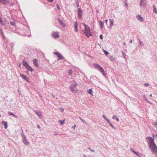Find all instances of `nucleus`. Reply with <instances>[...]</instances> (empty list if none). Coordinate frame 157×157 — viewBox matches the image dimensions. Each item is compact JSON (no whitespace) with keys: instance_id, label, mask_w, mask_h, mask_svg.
Returning a JSON list of instances; mask_svg holds the SVG:
<instances>
[{"instance_id":"obj_1","label":"nucleus","mask_w":157,"mask_h":157,"mask_svg":"<svg viewBox=\"0 0 157 157\" xmlns=\"http://www.w3.org/2000/svg\"><path fill=\"white\" fill-rule=\"evenodd\" d=\"M149 141L148 144L151 151L156 156H157V146L155 143L154 140L152 137H147Z\"/></svg>"},{"instance_id":"obj_2","label":"nucleus","mask_w":157,"mask_h":157,"mask_svg":"<svg viewBox=\"0 0 157 157\" xmlns=\"http://www.w3.org/2000/svg\"><path fill=\"white\" fill-rule=\"evenodd\" d=\"M83 25L85 27V29L83 31L84 34L88 37H89L92 35V33L90 32V29L89 26L85 24H83Z\"/></svg>"},{"instance_id":"obj_3","label":"nucleus","mask_w":157,"mask_h":157,"mask_svg":"<svg viewBox=\"0 0 157 157\" xmlns=\"http://www.w3.org/2000/svg\"><path fill=\"white\" fill-rule=\"evenodd\" d=\"M78 85V84L75 81H74L70 87V90L73 93H76L77 91V89L76 88Z\"/></svg>"},{"instance_id":"obj_4","label":"nucleus","mask_w":157,"mask_h":157,"mask_svg":"<svg viewBox=\"0 0 157 157\" xmlns=\"http://www.w3.org/2000/svg\"><path fill=\"white\" fill-rule=\"evenodd\" d=\"M33 61L34 66L36 67H38L39 65L38 59H35L33 60Z\"/></svg>"},{"instance_id":"obj_5","label":"nucleus","mask_w":157,"mask_h":157,"mask_svg":"<svg viewBox=\"0 0 157 157\" xmlns=\"http://www.w3.org/2000/svg\"><path fill=\"white\" fill-rule=\"evenodd\" d=\"M147 4V1L146 0H141L140 5V6L145 7Z\"/></svg>"},{"instance_id":"obj_6","label":"nucleus","mask_w":157,"mask_h":157,"mask_svg":"<svg viewBox=\"0 0 157 157\" xmlns=\"http://www.w3.org/2000/svg\"><path fill=\"white\" fill-rule=\"evenodd\" d=\"M20 76L23 79H24L26 81L29 83V79L27 76L25 75L20 74Z\"/></svg>"},{"instance_id":"obj_7","label":"nucleus","mask_w":157,"mask_h":157,"mask_svg":"<svg viewBox=\"0 0 157 157\" xmlns=\"http://www.w3.org/2000/svg\"><path fill=\"white\" fill-rule=\"evenodd\" d=\"M52 36L55 38H57L59 37V33L57 32H53L52 34Z\"/></svg>"},{"instance_id":"obj_8","label":"nucleus","mask_w":157,"mask_h":157,"mask_svg":"<svg viewBox=\"0 0 157 157\" xmlns=\"http://www.w3.org/2000/svg\"><path fill=\"white\" fill-rule=\"evenodd\" d=\"M54 54L57 56L58 60L62 59L63 58L62 56L59 52H54Z\"/></svg>"},{"instance_id":"obj_9","label":"nucleus","mask_w":157,"mask_h":157,"mask_svg":"<svg viewBox=\"0 0 157 157\" xmlns=\"http://www.w3.org/2000/svg\"><path fill=\"white\" fill-rule=\"evenodd\" d=\"M98 70H99L101 73H102L104 75L106 76L105 73L102 67H100Z\"/></svg>"},{"instance_id":"obj_10","label":"nucleus","mask_w":157,"mask_h":157,"mask_svg":"<svg viewBox=\"0 0 157 157\" xmlns=\"http://www.w3.org/2000/svg\"><path fill=\"white\" fill-rule=\"evenodd\" d=\"M8 2V0H1V3L3 5L6 4Z\"/></svg>"},{"instance_id":"obj_11","label":"nucleus","mask_w":157,"mask_h":157,"mask_svg":"<svg viewBox=\"0 0 157 157\" xmlns=\"http://www.w3.org/2000/svg\"><path fill=\"white\" fill-rule=\"evenodd\" d=\"M74 28L75 31V32L78 31V27H77V21H75L74 23Z\"/></svg>"},{"instance_id":"obj_12","label":"nucleus","mask_w":157,"mask_h":157,"mask_svg":"<svg viewBox=\"0 0 157 157\" xmlns=\"http://www.w3.org/2000/svg\"><path fill=\"white\" fill-rule=\"evenodd\" d=\"M82 10L80 8H78V17L80 18L82 14Z\"/></svg>"},{"instance_id":"obj_13","label":"nucleus","mask_w":157,"mask_h":157,"mask_svg":"<svg viewBox=\"0 0 157 157\" xmlns=\"http://www.w3.org/2000/svg\"><path fill=\"white\" fill-rule=\"evenodd\" d=\"M2 124L4 126V127L5 129H7V123L5 121H3L2 122Z\"/></svg>"},{"instance_id":"obj_14","label":"nucleus","mask_w":157,"mask_h":157,"mask_svg":"<svg viewBox=\"0 0 157 157\" xmlns=\"http://www.w3.org/2000/svg\"><path fill=\"white\" fill-rule=\"evenodd\" d=\"M138 19L140 21H143V17L140 15H138L137 16Z\"/></svg>"},{"instance_id":"obj_15","label":"nucleus","mask_w":157,"mask_h":157,"mask_svg":"<svg viewBox=\"0 0 157 157\" xmlns=\"http://www.w3.org/2000/svg\"><path fill=\"white\" fill-rule=\"evenodd\" d=\"M26 68L28 70L30 71H33V69H32V67L31 66H30L29 65L27 66Z\"/></svg>"},{"instance_id":"obj_16","label":"nucleus","mask_w":157,"mask_h":157,"mask_svg":"<svg viewBox=\"0 0 157 157\" xmlns=\"http://www.w3.org/2000/svg\"><path fill=\"white\" fill-rule=\"evenodd\" d=\"M94 66L95 67V68L97 69L98 70L101 67L97 63H94Z\"/></svg>"},{"instance_id":"obj_17","label":"nucleus","mask_w":157,"mask_h":157,"mask_svg":"<svg viewBox=\"0 0 157 157\" xmlns=\"http://www.w3.org/2000/svg\"><path fill=\"white\" fill-rule=\"evenodd\" d=\"M59 22L62 26L64 27L66 26L65 24L63 23L62 21L59 20Z\"/></svg>"},{"instance_id":"obj_18","label":"nucleus","mask_w":157,"mask_h":157,"mask_svg":"<svg viewBox=\"0 0 157 157\" xmlns=\"http://www.w3.org/2000/svg\"><path fill=\"white\" fill-rule=\"evenodd\" d=\"M35 113L37 114L38 116L40 117L42 115L41 113H40V112L37 111H35Z\"/></svg>"},{"instance_id":"obj_19","label":"nucleus","mask_w":157,"mask_h":157,"mask_svg":"<svg viewBox=\"0 0 157 157\" xmlns=\"http://www.w3.org/2000/svg\"><path fill=\"white\" fill-rule=\"evenodd\" d=\"M23 142L26 145H28L29 144V143L27 140L25 139H24L23 140Z\"/></svg>"},{"instance_id":"obj_20","label":"nucleus","mask_w":157,"mask_h":157,"mask_svg":"<svg viewBox=\"0 0 157 157\" xmlns=\"http://www.w3.org/2000/svg\"><path fill=\"white\" fill-rule=\"evenodd\" d=\"M8 114L10 115H12V116H13V117H16V118H17V116L16 115H15L13 113H11V112H8Z\"/></svg>"},{"instance_id":"obj_21","label":"nucleus","mask_w":157,"mask_h":157,"mask_svg":"<svg viewBox=\"0 0 157 157\" xmlns=\"http://www.w3.org/2000/svg\"><path fill=\"white\" fill-rule=\"evenodd\" d=\"M65 120H64L63 121L59 120L58 121V123L61 125H62L65 122Z\"/></svg>"},{"instance_id":"obj_22","label":"nucleus","mask_w":157,"mask_h":157,"mask_svg":"<svg viewBox=\"0 0 157 157\" xmlns=\"http://www.w3.org/2000/svg\"><path fill=\"white\" fill-rule=\"evenodd\" d=\"M23 65L25 66V68L29 65L28 63L26 61H24L23 63Z\"/></svg>"},{"instance_id":"obj_23","label":"nucleus","mask_w":157,"mask_h":157,"mask_svg":"<svg viewBox=\"0 0 157 157\" xmlns=\"http://www.w3.org/2000/svg\"><path fill=\"white\" fill-rule=\"evenodd\" d=\"M87 92L89 94L92 95V94H93V91H92V89H90L89 90H88L87 91Z\"/></svg>"},{"instance_id":"obj_24","label":"nucleus","mask_w":157,"mask_h":157,"mask_svg":"<svg viewBox=\"0 0 157 157\" xmlns=\"http://www.w3.org/2000/svg\"><path fill=\"white\" fill-rule=\"evenodd\" d=\"M153 11L155 13L157 14V10L154 5L153 6Z\"/></svg>"},{"instance_id":"obj_25","label":"nucleus","mask_w":157,"mask_h":157,"mask_svg":"<svg viewBox=\"0 0 157 157\" xmlns=\"http://www.w3.org/2000/svg\"><path fill=\"white\" fill-rule=\"evenodd\" d=\"M100 26L101 29H102L104 27L103 22H102L101 21H100Z\"/></svg>"},{"instance_id":"obj_26","label":"nucleus","mask_w":157,"mask_h":157,"mask_svg":"<svg viewBox=\"0 0 157 157\" xmlns=\"http://www.w3.org/2000/svg\"><path fill=\"white\" fill-rule=\"evenodd\" d=\"M68 73L70 75H71L73 73V71L71 69H70L68 71Z\"/></svg>"},{"instance_id":"obj_27","label":"nucleus","mask_w":157,"mask_h":157,"mask_svg":"<svg viewBox=\"0 0 157 157\" xmlns=\"http://www.w3.org/2000/svg\"><path fill=\"white\" fill-rule=\"evenodd\" d=\"M110 59L112 61H114L115 59V58L113 56H110Z\"/></svg>"},{"instance_id":"obj_28","label":"nucleus","mask_w":157,"mask_h":157,"mask_svg":"<svg viewBox=\"0 0 157 157\" xmlns=\"http://www.w3.org/2000/svg\"><path fill=\"white\" fill-rule=\"evenodd\" d=\"M113 119H116L117 121H119V119L118 118V117H117L116 115H113Z\"/></svg>"},{"instance_id":"obj_29","label":"nucleus","mask_w":157,"mask_h":157,"mask_svg":"<svg viewBox=\"0 0 157 157\" xmlns=\"http://www.w3.org/2000/svg\"><path fill=\"white\" fill-rule=\"evenodd\" d=\"M109 21H110V25L111 26H112L113 25V21H112L111 19H110L109 20Z\"/></svg>"},{"instance_id":"obj_30","label":"nucleus","mask_w":157,"mask_h":157,"mask_svg":"<svg viewBox=\"0 0 157 157\" xmlns=\"http://www.w3.org/2000/svg\"><path fill=\"white\" fill-rule=\"evenodd\" d=\"M104 52L106 55H107L108 54V52L105 50H104Z\"/></svg>"},{"instance_id":"obj_31","label":"nucleus","mask_w":157,"mask_h":157,"mask_svg":"<svg viewBox=\"0 0 157 157\" xmlns=\"http://www.w3.org/2000/svg\"><path fill=\"white\" fill-rule=\"evenodd\" d=\"M89 150H90V151H91L92 152H94V150L92 149L90 147L89 148Z\"/></svg>"},{"instance_id":"obj_32","label":"nucleus","mask_w":157,"mask_h":157,"mask_svg":"<svg viewBox=\"0 0 157 157\" xmlns=\"http://www.w3.org/2000/svg\"><path fill=\"white\" fill-rule=\"evenodd\" d=\"M57 8L59 10H60V8L59 6V5L58 4H57Z\"/></svg>"},{"instance_id":"obj_33","label":"nucleus","mask_w":157,"mask_h":157,"mask_svg":"<svg viewBox=\"0 0 157 157\" xmlns=\"http://www.w3.org/2000/svg\"><path fill=\"white\" fill-rule=\"evenodd\" d=\"M47 1L48 2H53V0H47Z\"/></svg>"},{"instance_id":"obj_34","label":"nucleus","mask_w":157,"mask_h":157,"mask_svg":"<svg viewBox=\"0 0 157 157\" xmlns=\"http://www.w3.org/2000/svg\"><path fill=\"white\" fill-rule=\"evenodd\" d=\"M100 38L101 39H103V36L101 34L100 35Z\"/></svg>"},{"instance_id":"obj_35","label":"nucleus","mask_w":157,"mask_h":157,"mask_svg":"<svg viewBox=\"0 0 157 157\" xmlns=\"http://www.w3.org/2000/svg\"><path fill=\"white\" fill-rule=\"evenodd\" d=\"M110 125L112 126V127L114 128H115L114 127V126L111 124V123H110Z\"/></svg>"},{"instance_id":"obj_36","label":"nucleus","mask_w":157,"mask_h":157,"mask_svg":"<svg viewBox=\"0 0 157 157\" xmlns=\"http://www.w3.org/2000/svg\"><path fill=\"white\" fill-rule=\"evenodd\" d=\"M144 85L145 86H147L149 85V84L148 83H146L144 84Z\"/></svg>"},{"instance_id":"obj_37","label":"nucleus","mask_w":157,"mask_h":157,"mask_svg":"<svg viewBox=\"0 0 157 157\" xmlns=\"http://www.w3.org/2000/svg\"><path fill=\"white\" fill-rule=\"evenodd\" d=\"M106 120L108 121V122L110 124V123H111L110 122L109 120L107 119H106Z\"/></svg>"},{"instance_id":"obj_38","label":"nucleus","mask_w":157,"mask_h":157,"mask_svg":"<svg viewBox=\"0 0 157 157\" xmlns=\"http://www.w3.org/2000/svg\"><path fill=\"white\" fill-rule=\"evenodd\" d=\"M106 120L108 121V122L110 124V123H111L110 122L109 120L107 119H106Z\"/></svg>"},{"instance_id":"obj_39","label":"nucleus","mask_w":157,"mask_h":157,"mask_svg":"<svg viewBox=\"0 0 157 157\" xmlns=\"http://www.w3.org/2000/svg\"><path fill=\"white\" fill-rule=\"evenodd\" d=\"M60 110L63 112L64 111V109L61 108H60Z\"/></svg>"},{"instance_id":"obj_40","label":"nucleus","mask_w":157,"mask_h":157,"mask_svg":"<svg viewBox=\"0 0 157 157\" xmlns=\"http://www.w3.org/2000/svg\"><path fill=\"white\" fill-rule=\"evenodd\" d=\"M103 117L104 118V119L106 120V119H107L105 117V116L104 115H103Z\"/></svg>"},{"instance_id":"obj_41","label":"nucleus","mask_w":157,"mask_h":157,"mask_svg":"<svg viewBox=\"0 0 157 157\" xmlns=\"http://www.w3.org/2000/svg\"><path fill=\"white\" fill-rule=\"evenodd\" d=\"M75 126H76L75 125L74 126L72 127V128H73L74 129H75Z\"/></svg>"},{"instance_id":"obj_42","label":"nucleus","mask_w":157,"mask_h":157,"mask_svg":"<svg viewBox=\"0 0 157 157\" xmlns=\"http://www.w3.org/2000/svg\"><path fill=\"white\" fill-rule=\"evenodd\" d=\"M108 22V20H107V19L106 20H105V23H106V24H107V22Z\"/></svg>"},{"instance_id":"obj_43","label":"nucleus","mask_w":157,"mask_h":157,"mask_svg":"<svg viewBox=\"0 0 157 157\" xmlns=\"http://www.w3.org/2000/svg\"><path fill=\"white\" fill-rule=\"evenodd\" d=\"M135 154L137 155H139V154H140L139 152H136V153H135Z\"/></svg>"},{"instance_id":"obj_44","label":"nucleus","mask_w":157,"mask_h":157,"mask_svg":"<svg viewBox=\"0 0 157 157\" xmlns=\"http://www.w3.org/2000/svg\"><path fill=\"white\" fill-rule=\"evenodd\" d=\"M77 7H78L79 6V5H78V2H77Z\"/></svg>"},{"instance_id":"obj_45","label":"nucleus","mask_w":157,"mask_h":157,"mask_svg":"<svg viewBox=\"0 0 157 157\" xmlns=\"http://www.w3.org/2000/svg\"><path fill=\"white\" fill-rule=\"evenodd\" d=\"M0 22L1 24H3V22L1 20Z\"/></svg>"},{"instance_id":"obj_46","label":"nucleus","mask_w":157,"mask_h":157,"mask_svg":"<svg viewBox=\"0 0 157 157\" xmlns=\"http://www.w3.org/2000/svg\"><path fill=\"white\" fill-rule=\"evenodd\" d=\"M52 96L53 97V98H55V96L54 95H53V94H52Z\"/></svg>"},{"instance_id":"obj_47","label":"nucleus","mask_w":157,"mask_h":157,"mask_svg":"<svg viewBox=\"0 0 157 157\" xmlns=\"http://www.w3.org/2000/svg\"><path fill=\"white\" fill-rule=\"evenodd\" d=\"M80 120H81V121H82V122H83V121L82 120V118H80Z\"/></svg>"},{"instance_id":"obj_48","label":"nucleus","mask_w":157,"mask_h":157,"mask_svg":"<svg viewBox=\"0 0 157 157\" xmlns=\"http://www.w3.org/2000/svg\"><path fill=\"white\" fill-rule=\"evenodd\" d=\"M132 151H133V152L134 153H136V152L135 151H134V150H132Z\"/></svg>"},{"instance_id":"obj_49","label":"nucleus","mask_w":157,"mask_h":157,"mask_svg":"<svg viewBox=\"0 0 157 157\" xmlns=\"http://www.w3.org/2000/svg\"><path fill=\"white\" fill-rule=\"evenodd\" d=\"M37 127L38 128H40V126H39V125H38L37 126Z\"/></svg>"},{"instance_id":"obj_50","label":"nucleus","mask_w":157,"mask_h":157,"mask_svg":"<svg viewBox=\"0 0 157 157\" xmlns=\"http://www.w3.org/2000/svg\"><path fill=\"white\" fill-rule=\"evenodd\" d=\"M130 43H132V40H130Z\"/></svg>"},{"instance_id":"obj_51","label":"nucleus","mask_w":157,"mask_h":157,"mask_svg":"<svg viewBox=\"0 0 157 157\" xmlns=\"http://www.w3.org/2000/svg\"><path fill=\"white\" fill-rule=\"evenodd\" d=\"M150 96L151 97L152 96V94H150Z\"/></svg>"},{"instance_id":"obj_52","label":"nucleus","mask_w":157,"mask_h":157,"mask_svg":"<svg viewBox=\"0 0 157 157\" xmlns=\"http://www.w3.org/2000/svg\"><path fill=\"white\" fill-rule=\"evenodd\" d=\"M155 125H157V122H156V123L155 124Z\"/></svg>"},{"instance_id":"obj_53","label":"nucleus","mask_w":157,"mask_h":157,"mask_svg":"<svg viewBox=\"0 0 157 157\" xmlns=\"http://www.w3.org/2000/svg\"><path fill=\"white\" fill-rule=\"evenodd\" d=\"M2 35L3 36V34L2 33Z\"/></svg>"},{"instance_id":"obj_54","label":"nucleus","mask_w":157,"mask_h":157,"mask_svg":"<svg viewBox=\"0 0 157 157\" xmlns=\"http://www.w3.org/2000/svg\"><path fill=\"white\" fill-rule=\"evenodd\" d=\"M156 136H157V135H156Z\"/></svg>"}]
</instances>
